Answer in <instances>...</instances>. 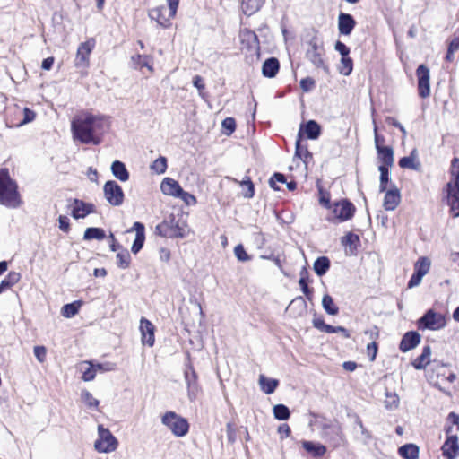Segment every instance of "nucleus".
<instances>
[{
    "label": "nucleus",
    "instance_id": "nucleus-64",
    "mask_svg": "<svg viewBox=\"0 0 459 459\" xmlns=\"http://www.w3.org/2000/svg\"><path fill=\"white\" fill-rule=\"evenodd\" d=\"M334 48L340 53L342 56H346L350 54V48L340 40L336 41Z\"/></svg>",
    "mask_w": 459,
    "mask_h": 459
},
{
    "label": "nucleus",
    "instance_id": "nucleus-60",
    "mask_svg": "<svg viewBox=\"0 0 459 459\" xmlns=\"http://www.w3.org/2000/svg\"><path fill=\"white\" fill-rule=\"evenodd\" d=\"M299 284L307 299L310 300L312 299V290L309 289L307 285L306 277L302 276L299 281Z\"/></svg>",
    "mask_w": 459,
    "mask_h": 459
},
{
    "label": "nucleus",
    "instance_id": "nucleus-25",
    "mask_svg": "<svg viewBox=\"0 0 459 459\" xmlns=\"http://www.w3.org/2000/svg\"><path fill=\"white\" fill-rule=\"evenodd\" d=\"M241 44L246 45L249 50L257 51L259 49V42L257 36L255 32L250 30H244L240 33Z\"/></svg>",
    "mask_w": 459,
    "mask_h": 459
},
{
    "label": "nucleus",
    "instance_id": "nucleus-37",
    "mask_svg": "<svg viewBox=\"0 0 459 459\" xmlns=\"http://www.w3.org/2000/svg\"><path fill=\"white\" fill-rule=\"evenodd\" d=\"M21 279V274L17 272H10L0 283V294L16 284Z\"/></svg>",
    "mask_w": 459,
    "mask_h": 459
},
{
    "label": "nucleus",
    "instance_id": "nucleus-55",
    "mask_svg": "<svg viewBox=\"0 0 459 459\" xmlns=\"http://www.w3.org/2000/svg\"><path fill=\"white\" fill-rule=\"evenodd\" d=\"M177 198H180L187 205H195L197 203V200L195 195L186 192L182 189V193L178 195Z\"/></svg>",
    "mask_w": 459,
    "mask_h": 459
},
{
    "label": "nucleus",
    "instance_id": "nucleus-31",
    "mask_svg": "<svg viewBox=\"0 0 459 459\" xmlns=\"http://www.w3.org/2000/svg\"><path fill=\"white\" fill-rule=\"evenodd\" d=\"M111 171L113 176L122 182H126L129 178V173L125 164L120 160H115L111 164Z\"/></svg>",
    "mask_w": 459,
    "mask_h": 459
},
{
    "label": "nucleus",
    "instance_id": "nucleus-34",
    "mask_svg": "<svg viewBox=\"0 0 459 459\" xmlns=\"http://www.w3.org/2000/svg\"><path fill=\"white\" fill-rule=\"evenodd\" d=\"M259 385L264 393L271 394L277 388L279 381L273 378H267L264 375H261L259 377Z\"/></svg>",
    "mask_w": 459,
    "mask_h": 459
},
{
    "label": "nucleus",
    "instance_id": "nucleus-56",
    "mask_svg": "<svg viewBox=\"0 0 459 459\" xmlns=\"http://www.w3.org/2000/svg\"><path fill=\"white\" fill-rule=\"evenodd\" d=\"M299 85L303 91L308 92L315 87L316 82L313 78L306 77L300 80Z\"/></svg>",
    "mask_w": 459,
    "mask_h": 459
},
{
    "label": "nucleus",
    "instance_id": "nucleus-52",
    "mask_svg": "<svg viewBox=\"0 0 459 459\" xmlns=\"http://www.w3.org/2000/svg\"><path fill=\"white\" fill-rule=\"evenodd\" d=\"M82 399L90 408H97L99 405V401L93 397V395L89 391H82Z\"/></svg>",
    "mask_w": 459,
    "mask_h": 459
},
{
    "label": "nucleus",
    "instance_id": "nucleus-26",
    "mask_svg": "<svg viewBox=\"0 0 459 459\" xmlns=\"http://www.w3.org/2000/svg\"><path fill=\"white\" fill-rule=\"evenodd\" d=\"M377 152L378 159L383 163L382 165L386 166V168L394 165V150L391 146H377Z\"/></svg>",
    "mask_w": 459,
    "mask_h": 459
},
{
    "label": "nucleus",
    "instance_id": "nucleus-50",
    "mask_svg": "<svg viewBox=\"0 0 459 459\" xmlns=\"http://www.w3.org/2000/svg\"><path fill=\"white\" fill-rule=\"evenodd\" d=\"M151 169L158 174H163L167 169V159L163 156L159 157L152 162Z\"/></svg>",
    "mask_w": 459,
    "mask_h": 459
},
{
    "label": "nucleus",
    "instance_id": "nucleus-24",
    "mask_svg": "<svg viewBox=\"0 0 459 459\" xmlns=\"http://www.w3.org/2000/svg\"><path fill=\"white\" fill-rule=\"evenodd\" d=\"M280 68V63L277 58L270 57L266 59L262 66V74L264 77L273 78L276 76Z\"/></svg>",
    "mask_w": 459,
    "mask_h": 459
},
{
    "label": "nucleus",
    "instance_id": "nucleus-42",
    "mask_svg": "<svg viewBox=\"0 0 459 459\" xmlns=\"http://www.w3.org/2000/svg\"><path fill=\"white\" fill-rule=\"evenodd\" d=\"M322 306L328 315L335 316L339 313L338 307L334 304L333 298L328 294L323 296Z\"/></svg>",
    "mask_w": 459,
    "mask_h": 459
},
{
    "label": "nucleus",
    "instance_id": "nucleus-19",
    "mask_svg": "<svg viewBox=\"0 0 459 459\" xmlns=\"http://www.w3.org/2000/svg\"><path fill=\"white\" fill-rule=\"evenodd\" d=\"M383 206L386 211H394L401 202V194L396 186L385 191Z\"/></svg>",
    "mask_w": 459,
    "mask_h": 459
},
{
    "label": "nucleus",
    "instance_id": "nucleus-40",
    "mask_svg": "<svg viewBox=\"0 0 459 459\" xmlns=\"http://www.w3.org/2000/svg\"><path fill=\"white\" fill-rule=\"evenodd\" d=\"M106 237L105 231L101 228H95L91 227L87 228L84 231L83 239L85 240H91V239H97V240H102Z\"/></svg>",
    "mask_w": 459,
    "mask_h": 459
},
{
    "label": "nucleus",
    "instance_id": "nucleus-20",
    "mask_svg": "<svg viewBox=\"0 0 459 459\" xmlns=\"http://www.w3.org/2000/svg\"><path fill=\"white\" fill-rule=\"evenodd\" d=\"M447 204L454 217H459V191L452 188V183L446 184Z\"/></svg>",
    "mask_w": 459,
    "mask_h": 459
},
{
    "label": "nucleus",
    "instance_id": "nucleus-5",
    "mask_svg": "<svg viewBox=\"0 0 459 459\" xmlns=\"http://www.w3.org/2000/svg\"><path fill=\"white\" fill-rule=\"evenodd\" d=\"M161 422L178 437H185L188 433V421L174 411L166 412L161 418Z\"/></svg>",
    "mask_w": 459,
    "mask_h": 459
},
{
    "label": "nucleus",
    "instance_id": "nucleus-35",
    "mask_svg": "<svg viewBox=\"0 0 459 459\" xmlns=\"http://www.w3.org/2000/svg\"><path fill=\"white\" fill-rule=\"evenodd\" d=\"M331 265L330 260L326 256L318 257L313 264V269L318 276L325 275Z\"/></svg>",
    "mask_w": 459,
    "mask_h": 459
},
{
    "label": "nucleus",
    "instance_id": "nucleus-17",
    "mask_svg": "<svg viewBox=\"0 0 459 459\" xmlns=\"http://www.w3.org/2000/svg\"><path fill=\"white\" fill-rule=\"evenodd\" d=\"M421 336L415 331L407 332L402 338L399 349L403 352H407L414 349L420 342Z\"/></svg>",
    "mask_w": 459,
    "mask_h": 459
},
{
    "label": "nucleus",
    "instance_id": "nucleus-49",
    "mask_svg": "<svg viewBox=\"0 0 459 459\" xmlns=\"http://www.w3.org/2000/svg\"><path fill=\"white\" fill-rule=\"evenodd\" d=\"M299 131H301V129ZM300 136H301V134H300V132H299V138H300ZM295 155L298 156L299 158L304 159V160H306L307 158H312V154L308 152L307 146H304L301 144L300 139H298L296 141Z\"/></svg>",
    "mask_w": 459,
    "mask_h": 459
},
{
    "label": "nucleus",
    "instance_id": "nucleus-58",
    "mask_svg": "<svg viewBox=\"0 0 459 459\" xmlns=\"http://www.w3.org/2000/svg\"><path fill=\"white\" fill-rule=\"evenodd\" d=\"M222 127L227 130L226 133L228 135L232 134L235 131L236 128V122L233 117H227L225 118L221 123Z\"/></svg>",
    "mask_w": 459,
    "mask_h": 459
},
{
    "label": "nucleus",
    "instance_id": "nucleus-22",
    "mask_svg": "<svg viewBox=\"0 0 459 459\" xmlns=\"http://www.w3.org/2000/svg\"><path fill=\"white\" fill-rule=\"evenodd\" d=\"M356 22L354 18L349 14L341 13L338 17L339 32L342 35H350L354 29Z\"/></svg>",
    "mask_w": 459,
    "mask_h": 459
},
{
    "label": "nucleus",
    "instance_id": "nucleus-41",
    "mask_svg": "<svg viewBox=\"0 0 459 459\" xmlns=\"http://www.w3.org/2000/svg\"><path fill=\"white\" fill-rule=\"evenodd\" d=\"M117 265L121 269H126L131 264V255L128 250L122 248L116 255Z\"/></svg>",
    "mask_w": 459,
    "mask_h": 459
},
{
    "label": "nucleus",
    "instance_id": "nucleus-53",
    "mask_svg": "<svg viewBox=\"0 0 459 459\" xmlns=\"http://www.w3.org/2000/svg\"><path fill=\"white\" fill-rule=\"evenodd\" d=\"M234 254L238 260L241 262H247L251 259V257L247 254L243 245L238 244L234 248Z\"/></svg>",
    "mask_w": 459,
    "mask_h": 459
},
{
    "label": "nucleus",
    "instance_id": "nucleus-51",
    "mask_svg": "<svg viewBox=\"0 0 459 459\" xmlns=\"http://www.w3.org/2000/svg\"><path fill=\"white\" fill-rule=\"evenodd\" d=\"M342 242L345 246L356 247L357 245L359 243V238L358 235L353 234L352 232H349L348 234L345 235V237L342 238Z\"/></svg>",
    "mask_w": 459,
    "mask_h": 459
},
{
    "label": "nucleus",
    "instance_id": "nucleus-3",
    "mask_svg": "<svg viewBox=\"0 0 459 459\" xmlns=\"http://www.w3.org/2000/svg\"><path fill=\"white\" fill-rule=\"evenodd\" d=\"M306 58L317 69L329 73V66L325 61L324 42L316 33L306 41Z\"/></svg>",
    "mask_w": 459,
    "mask_h": 459
},
{
    "label": "nucleus",
    "instance_id": "nucleus-30",
    "mask_svg": "<svg viewBox=\"0 0 459 459\" xmlns=\"http://www.w3.org/2000/svg\"><path fill=\"white\" fill-rule=\"evenodd\" d=\"M431 348L427 345L423 348L421 354L412 362L416 369H424L430 362Z\"/></svg>",
    "mask_w": 459,
    "mask_h": 459
},
{
    "label": "nucleus",
    "instance_id": "nucleus-32",
    "mask_svg": "<svg viewBox=\"0 0 459 459\" xmlns=\"http://www.w3.org/2000/svg\"><path fill=\"white\" fill-rule=\"evenodd\" d=\"M398 453L403 459H418L419 447L414 444H406L399 447Z\"/></svg>",
    "mask_w": 459,
    "mask_h": 459
},
{
    "label": "nucleus",
    "instance_id": "nucleus-62",
    "mask_svg": "<svg viewBox=\"0 0 459 459\" xmlns=\"http://www.w3.org/2000/svg\"><path fill=\"white\" fill-rule=\"evenodd\" d=\"M34 355L39 362H44L47 355L46 348L44 346L34 347Z\"/></svg>",
    "mask_w": 459,
    "mask_h": 459
},
{
    "label": "nucleus",
    "instance_id": "nucleus-21",
    "mask_svg": "<svg viewBox=\"0 0 459 459\" xmlns=\"http://www.w3.org/2000/svg\"><path fill=\"white\" fill-rule=\"evenodd\" d=\"M182 189L178 182L171 178H165L160 184V190L166 195L178 197L182 193Z\"/></svg>",
    "mask_w": 459,
    "mask_h": 459
},
{
    "label": "nucleus",
    "instance_id": "nucleus-6",
    "mask_svg": "<svg viewBox=\"0 0 459 459\" xmlns=\"http://www.w3.org/2000/svg\"><path fill=\"white\" fill-rule=\"evenodd\" d=\"M118 441L108 429L102 425L98 427V439L94 443L95 449L100 453H111L117 448Z\"/></svg>",
    "mask_w": 459,
    "mask_h": 459
},
{
    "label": "nucleus",
    "instance_id": "nucleus-39",
    "mask_svg": "<svg viewBox=\"0 0 459 459\" xmlns=\"http://www.w3.org/2000/svg\"><path fill=\"white\" fill-rule=\"evenodd\" d=\"M450 174L453 181L452 188L459 191V158L455 157L451 161Z\"/></svg>",
    "mask_w": 459,
    "mask_h": 459
},
{
    "label": "nucleus",
    "instance_id": "nucleus-10",
    "mask_svg": "<svg viewBox=\"0 0 459 459\" xmlns=\"http://www.w3.org/2000/svg\"><path fill=\"white\" fill-rule=\"evenodd\" d=\"M355 212L353 204L346 199L334 204L333 213L339 221H345L351 219Z\"/></svg>",
    "mask_w": 459,
    "mask_h": 459
},
{
    "label": "nucleus",
    "instance_id": "nucleus-47",
    "mask_svg": "<svg viewBox=\"0 0 459 459\" xmlns=\"http://www.w3.org/2000/svg\"><path fill=\"white\" fill-rule=\"evenodd\" d=\"M243 188V195L246 198H252L255 195V186L249 177H246L241 182H239Z\"/></svg>",
    "mask_w": 459,
    "mask_h": 459
},
{
    "label": "nucleus",
    "instance_id": "nucleus-44",
    "mask_svg": "<svg viewBox=\"0 0 459 459\" xmlns=\"http://www.w3.org/2000/svg\"><path fill=\"white\" fill-rule=\"evenodd\" d=\"M80 307V301L65 304L61 309V314L64 317L72 318L78 313Z\"/></svg>",
    "mask_w": 459,
    "mask_h": 459
},
{
    "label": "nucleus",
    "instance_id": "nucleus-16",
    "mask_svg": "<svg viewBox=\"0 0 459 459\" xmlns=\"http://www.w3.org/2000/svg\"><path fill=\"white\" fill-rule=\"evenodd\" d=\"M149 16L151 19L155 20L158 24L161 27L167 28L170 25V20L173 17H169V9L166 6H159L150 11Z\"/></svg>",
    "mask_w": 459,
    "mask_h": 459
},
{
    "label": "nucleus",
    "instance_id": "nucleus-7",
    "mask_svg": "<svg viewBox=\"0 0 459 459\" xmlns=\"http://www.w3.org/2000/svg\"><path fill=\"white\" fill-rule=\"evenodd\" d=\"M418 328L420 330H439L445 327V317L433 309H429L417 322Z\"/></svg>",
    "mask_w": 459,
    "mask_h": 459
},
{
    "label": "nucleus",
    "instance_id": "nucleus-48",
    "mask_svg": "<svg viewBox=\"0 0 459 459\" xmlns=\"http://www.w3.org/2000/svg\"><path fill=\"white\" fill-rule=\"evenodd\" d=\"M378 170L380 172V184H379V191L385 192L386 191L387 183L389 181V170L386 166L380 165L378 167Z\"/></svg>",
    "mask_w": 459,
    "mask_h": 459
},
{
    "label": "nucleus",
    "instance_id": "nucleus-29",
    "mask_svg": "<svg viewBox=\"0 0 459 459\" xmlns=\"http://www.w3.org/2000/svg\"><path fill=\"white\" fill-rule=\"evenodd\" d=\"M302 446L307 453L311 454L314 457H321L326 452V447L325 446L312 441H302Z\"/></svg>",
    "mask_w": 459,
    "mask_h": 459
},
{
    "label": "nucleus",
    "instance_id": "nucleus-9",
    "mask_svg": "<svg viewBox=\"0 0 459 459\" xmlns=\"http://www.w3.org/2000/svg\"><path fill=\"white\" fill-rule=\"evenodd\" d=\"M95 41L90 39L79 45L74 59V65L77 68H86L89 65V56L94 48Z\"/></svg>",
    "mask_w": 459,
    "mask_h": 459
},
{
    "label": "nucleus",
    "instance_id": "nucleus-33",
    "mask_svg": "<svg viewBox=\"0 0 459 459\" xmlns=\"http://www.w3.org/2000/svg\"><path fill=\"white\" fill-rule=\"evenodd\" d=\"M319 427L321 429V436H327L328 430H332L333 434H334L337 437L336 438L339 439L341 434V427L337 422L323 420L320 422Z\"/></svg>",
    "mask_w": 459,
    "mask_h": 459
},
{
    "label": "nucleus",
    "instance_id": "nucleus-46",
    "mask_svg": "<svg viewBox=\"0 0 459 459\" xmlns=\"http://www.w3.org/2000/svg\"><path fill=\"white\" fill-rule=\"evenodd\" d=\"M352 69H353L352 59L351 57H349L348 56H342L341 65L338 68L340 74H342L345 76H348L351 74Z\"/></svg>",
    "mask_w": 459,
    "mask_h": 459
},
{
    "label": "nucleus",
    "instance_id": "nucleus-43",
    "mask_svg": "<svg viewBox=\"0 0 459 459\" xmlns=\"http://www.w3.org/2000/svg\"><path fill=\"white\" fill-rule=\"evenodd\" d=\"M430 269V260L428 257H420L414 264V272L424 277Z\"/></svg>",
    "mask_w": 459,
    "mask_h": 459
},
{
    "label": "nucleus",
    "instance_id": "nucleus-1",
    "mask_svg": "<svg viewBox=\"0 0 459 459\" xmlns=\"http://www.w3.org/2000/svg\"><path fill=\"white\" fill-rule=\"evenodd\" d=\"M107 127L108 121L105 117L91 113L78 115L71 123L74 140L83 144H100Z\"/></svg>",
    "mask_w": 459,
    "mask_h": 459
},
{
    "label": "nucleus",
    "instance_id": "nucleus-45",
    "mask_svg": "<svg viewBox=\"0 0 459 459\" xmlns=\"http://www.w3.org/2000/svg\"><path fill=\"white\" fill-rule=\"evenodd\" d=\"M273 416L279 420H286L290 416L289 408L284 404H277L273 409Z\"/></svg>",
    "mask_w": 459,
    "mask_h": 459
},
{
    "label": "nucleus",
    "instance_id": "nucleus-13",
    "mask_svg": "<svg viewBox=\"0 0 459 459\" xmlns=\"http://www.w3.org/2000/svg\"><path fill=\"white\" fill-rule=\"evenodd\" d=\"M95 206L82 200L74 199L71 214L74 219H82L94 212Z\"/></svg>",
    "mask_w": 459,
    "mask_h": 459
},
{
    "label": "nucleus",
    "instance_id": "nucleus-18",
    "mask_svg": "<svg viewBox=\"0 0 459 459\" xmlns=\"http://www.w3.org/2000/svg\"><path fill=\"white\" fill-rule=\"evenodd\" d=\"M442 454L447 459H455L459 455V444L456 436H450L443 444Z\"/></svg>",
    "mask_w": 459,
    "mask_h": 459
},
{
    "label": "nucleus",
    "instance_id": "nucleus-38",
    "mask_svg": "<svg viewBox=\"0 0 459 459\" xmlns=\"http://www.w3.org/2000/svg\"><path fill=\"white\" fill-rule=\"evenodd\" d=\"M264 0H242L241 5L244 13L251 15L257 12L264 4Z\"/></svg>",
    "mask_w": 459,
    "mask_h": 459
},
{
    "label": "nucleus",
    "instance_id": "nucleus-28",
    "mask_svg": "<svg viewBox=\"0 0 459 459\" xmlns=\"http://www.w3.org/2000/svg\"><path fill=\"white\" fill-rule=\"evenodd\" d=\"M307 306L305 299L299 296L290 301L287 310H290V313H293V315L297 316L303 315L307 311Z\"/></svg>",
    "mask_w": 459,
    "mask_h": 459
},
{
    "label": "nucleus",
    "instance_id": "nucleus-15",
    "mask_svg": "<svg viewBox=\"0 0 459 459\" xmlns=\"http://www.w3.org/2000/svg\"><path fill=\"white\" fill-rule=\"evenodd\" d=\"M144 225L142 222L135 221L133 227L127 230V232L135 231V238L132 245L131 251L134 254H137L143 247L145 240Z\"/></svg>",
    "mask_w": 459,
    "mask_h": 459
},
{
    "label": "nucleus",
    "instance_id": "nucleus-36",
    "mask_svg": "<svg viewBox=\"0 0 459 459\" xmlns=\"http://www.w3.org/2000/svg\"><path fill=\"white\" fill-rule=\"evenodd\" d=\"M304 132L308 139L316 140L321 134V127L315 120H309L304 126Z\"/></svg>",
    "mask_w": 459,
    "mask_h": 459
},
{
    "label": "nucleus",
    "instance_id": "nucleus-57",
    "mask_svg": "<svg viewBox=\"0 0 459 459\" xmlns=\"http://www.w3.org/2000/svg\"><path fill=\"white\" fill-rule=\"evenodd\" d=\"M286 181L285 176L281 173H274L273 176L269 180L270 186L274 190H279L280 188L277 186L276 183H284Z\"/></svg>",
    "mask_w": 459,
    "mask_h": 459
},
{
    "label": "nucleus",
    "instance_id": "nucleus-8",
    "mask_svg": "<svg viewBox=\"0 0 459 459\" xmlns=\"http://www.w3.org/2000/svg\"><path fill=\"white\" fill-rule=\"evenodd\" d=\"M104 197L112 206H120L124 202V192L121 186L114 180H108L103 186Z\"/></svg>",
    "mask_w": 459,
    "mask_h": 459
},
{
    "label": "nucleus",
    "instance_id": "nucleus-63",
    "mask_svg": "<svg viewBox=\"0 0 459 459\" xmlns=\"http://www.w3.org/2000/svg\"><path fill=\"white\" fill-rule=\"evenodd\" d=\"M368 356L370 361L375 360L377 352V344L376 342H372L367 346Z\"/></svg>",
    "mask_w": 459,
    "mask_h": 459
},
{
    "label": "nucleus",
    "instance_id": "nucleus-54",
    "mask_svg": "<svg viewBox=\"0 0 459 459\" xmlns=\"http://www.w3.org/2000/svg\"><path fill=\"white\" fill-rule=\"evenodd\" d=\"M132 62L135 65L136 67H148L149 70H152V66L148 65V57L146 56L137 55L132 56Z\"/></svg>",
    "mask_w": 459,
    "mask_h": 459
},
{
    "label": "nucleus",
    "instance_id": "nucleus-27",
    "mask_svg": "<svg viewBox=\"0 0 459 459\" xmlns=\"http://www.w3.org/2000/svg\"><path fill=\"white\" fill-rule=\"evenodd\" d=\"M79 370L82 373V379L85 382L92 381L97 374L94 363L91 361H82L79 364Z\"/></svg>",
    "mask_w": 459,
    "mask_h": 459
},
{
    "label": "nucleus",
    "instance_id": "nucleus-2",
    "mask_svg": "<svg viewBox=\"0 0 459 459\" xmlns=\"http://www.w3.org/2000/svg\"><path fill=\"white\" fill-rule=\"evenodd\" d=\"M0 204L9 208H17L22 204L18 186L4 169H0Z\"/></svg>",
    "mask_w": 459,
    "mask_h": 459
},
{
    "label": "nucleus",
    "instance_id": "nucleus-59",
    "mask_svg": "<svg viewBox=\"0 0 459 459\" xmlns=\"http://www.w3.org/2000/svg\"><path fill=\"white\" fill-rule=\"evenodd\" d=\"M36 114L31 109L25 108L23 109V118L20 122V126L28 124L35 119Z\"/></svg>",
    "mask_w": 459,
    "mask_h": 459
},
{
    "label": "nucleus",
    "instance_id": "nucleus-11",
    "mask_svg": "<svg viewBox=\"0 0 459 459\" xmlns=\"http://www.w3.org/2000/svg\"><path fill=\"white\" fill-rule=\"evenodd\" d=\"M418 77V91L420 97L425 99L430 94L429 69L425 65H420L416 70Z\"/></svg>",
    "mask_w": 459,
    "mask_h": 459
},
{
    "label": "nucleus",
    "instance_id": "nucleus-14",
    "mask_svg": "<svg viewBox=\"0 0 459 459\" xmlns=\"http://www.w3.org/2000/svg\"><path fill=\"white\" fill-rule=\"evenodd\" d=\"M140 331L142 334V342L149 347H152L155 342L154 325L146 318L140 320Z\"/></svg>",
    "mask_w": 459,
    "mask_h": 459
},
{
    "label": "nucleus",
    "instance_id": "nucleus-4",
    "mask_svg": "<svg viewBox=\"0 0 459 459\" xmlns=\"http://www.w3.org/2000/svg\"><path fill=\"white\" fill-rule=\"evenodd\" d=\"M155 233L163 238H182L186 236V225L170 214L155 227Z\"/></svg>",
    "mask_w": 459,
    "mask_h": 459
},
{
    "label": "nucleus",
    "instance_id": "nucleus-61",
    "mask_svg": "<svg viewBox=\"0 0 459 459\" xmlns=\"http://www.w3.org/2000/svg\"><path fill=\"white\" fill-rule=\"evenodd\" d=\"M94 367L96 368L97 372H108L115 369V364L111 362L97 363L94 364Z\"/></svg>",
    "mask_w": 459,
    "mask_h": 459
},
{
    "label": "nucleus",
    "instance_id": "nucleus-23",
    "mask_svg": "<svg viewBox=\"0 0 459 459\" xmlns=\"http://www.w3.org/2000/svg\"><path fill=\"white\" fill-rule=\"evenodd\" d=\"M399 166L403 169H410L413 170H420V162L418 160V152L413 149L409 156L403 157L399 160Z\"/></svg>",
    "mask_w": 459,
    "mask_h": 459
},
{
    "label": "nucleus",
    "instance_id": "nucleus-12",
    "mask_svg": "<svg viewBox=\"0 0 459 459\" xmlns=\"http://www.w3.org/2000/svg\"><path fill=\"white\" fill-rule=\"evenodd\" d=\"M185 381L187 386V396L193 402L196 399L200 387L197 382V374L191 365L187 366L185 371Z\"/></svg>",
    "mask_w": 459,
    "mask_h": 459
}]
</instances>
